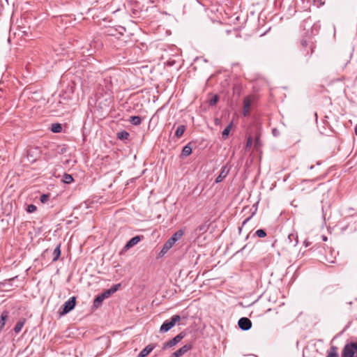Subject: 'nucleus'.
Listing matches in <instances>:
<instances>
[{
	"instance_id": "1a4fd4ad",
	"label": "nucleus",
	"mask_w": 357,
	"mask_h": 357,
	"mask_svg": "<svg viewBox=\"0 0 357 357\" xmlns=\"http://www.w3.org/2000/svg\"><path fill=\"white\" fill-rule=\"evenodd\" d=\"M142 238V236H136L132 238L127 242V243L126 244V245L124 247V249L129 250L134 245H137L139 242H140Z\"/></svg>"
},
{
	"instance_id": "f257e3e1",
	"label": "nucleus",
	"mask_w": 357,
	"mask_h": 357,
	"mask_svg": "<svg viewBox=\"0 0 357 357\" xmlns=\"http://www.w3.org/2000/svg\"><path fill=\"white\" fill-rule=\"evenodd\" d=\"M183 234V232L182 230H178L175 232L164 244L160 250V255H164L166 254L172 248L175 243L182 237Z\"/></svg>"
},
{
	"instance_id": "ddd939ff",
	"label": "nucleus",
	"mask_w": 357,
	"mask_h": 357,
	"mask_svg": "<svg viewBox=\"0 0 357 357\" xmlns=\"http://www.w3.org/2000/svg\"><path fill=\"white\" fill-rule=\"evenodd\" d=\"M25 322H26V319L24 318H22L20 319L17 322V324H15V327H14V332L15 333H19L22 328H23V326H24L25 324Z\"/></svg>"
},
{
	"instance_id": "c9c22d12",
	"label": "nucleus",
	"mask_w": 357,
	"mask_h": 357,
	"mask_svg": "<svg viewBox=\"0 0 357 357\" xmlns=\"http://www.w3.org/2000/svg\"><path fill=\"white\" fill-rule=\"evenodd\" d=\"M355 133L357 135V126L355 128Z\"/></svg>"
},
{
	"instance_id": "39448f33",
	"label": "nucleus",
	"mask_w": 357,
	"mask_h": 357,
	"mask_svg": "<svg viewBox=\"0 0 357 357\" xmlns=\"http://www.w3.org/2000/svg\"><path fill=\"white\" fill-rule=\"evenodd\" d=\"M185 337V334L183 333H180L177 335H176L174 337L169 340L168 342H166L163 344L162 349L165 350L169 348H172L174 346H176L178 342L181 341V340Z\"/></svg>"
},
{
	"instance_id": "6ab92c4d",
	"label": "nucleus",
	"mask_w": 357,
	"mask_h": 357,
	"mask_svg": "<svg viewBox=\"0 0 357 357\" xmlns=\"http://www.w3.org/2000/svg\"><path fill=\"white\" fill-rule=\"evenodd\" d=\"M192 149L190 144H188L183 148L181 155L183 157H187L192 153Z\"/></svg>"
},
{
	"instance_id": "f704fd0d",
	"label": "nucleus",
	"mask_w": 357,
	"mask_h": 357,
	"mask_svg": "<svg viewBox=\"0 0 357 357\" xmlns=\"http://www.w3.org/2000/svg\"><path fill=\"white\" fill-rule=\"evenodd\" d=\"M273 133L274 134V135H275V133H276V129H273Z\"/></svg>"
},
{
	"instance_id": "c85d7f7f",
	"label": "nucleus",
	"mask_w": 357,
	"mask_h": 357,
	"mask_svg": "<svg viewBox=\"0 0 357 357\" xmlns=\"http://www.w3.org/2000/svg\"><path fill=\"white\" fill-rule=\"evenodd\" d=\"M218 96H214L210 100V105H214L215 104H216V102H218Z\"/></svg>"
},
{
	"instance_id": "412c9836",
	"label": "nucleus",
	"mask_w": 357,
	"mask_h": 357,
	"mask_svg": "<svg viewBox=\"0 0 357 357\" xmlns=\"http://www.w3.org/2000/svg\"><path fill=\"white\" fill-rule=\"evenodd\" d=\"M185 130V126L184 125L178 126L176 130L175 136L177 138H180L183 135Z\"/></svg>"
},
{
	"instance_id": "c756f323",
	"label": "nucleus",
	"mask_w": 357,
	"mask_h": 357,
	"mask_svg": "<svg viewBox=\"0 0 357 357\" xmlns=\"http://www.w3.org/2000/svg\"><path fill=\"white\" fill-rule=\"evenodd\" d=\"M252 137H250L247 139L246 146L250 147L252 146Z\"/></svg>"
},
{
	"instance_id": "4c0bfd02",
	"label": "nucleus",
	"mask_w": 357,
	"mask_h": 357,
	"mask_svg": "<svg viewBox=\"0 0 357 357\" xmlns=\"http://www.w3.org/2000/svg\"><path fill=\"white\" fill-rule=\"evenodd\" d=\"M311 48V54H312L313 52V48L312 47H310Z\"/></svg>"
},
{
	"instance_id": "a211bd4d",
	"label": "nucleus",
	"mask_w": 357,
	"mask_h": 357,
	"mask_svg": "<svg viewBox=\"0 0 357 357\" xmlns=\"http://www.w3.org/2000/svg\"><path fill=\"white\" fill-rule=\"evenodd\" d=\"M129 122L134 126H139L142 123V118L139 116H132L130 117Z\"/></svg>"
},
{
	"instance_id": "cd10ccee",
	"label": "nucleus",
	"mask_w": 357,
	"mask_h": 357,
	"mask_svg": "<svg viewBox=\"0 0 357 357\" xmlns=\"http://www.w3.org/2000/svg\"><path fill=\"white\" fill-rule=\"evenodd\" d=\"M49 195L43 194L40 196V200L42 203H45L49 199Z\"/></svg>"
},
{
	"instance_id": "7ed1b4c3",
	"label": "nucleus",
	"mask_w": 357,
	"mask_h": 357,
	"mask_svg": "<svg viewBox=\"0 0 357 357\" xmlns=\"http://www.w3.org/2000/svg\"><path fill=\"white\" fill-rule=\"evenodd\" d=\"M181 320V317L178 314L172 316L170 320H166L160 326V332L166 333L172 328L177 322Z\"/></svg>"
},
{
	"instance_id": "6e6552de",
	"label": "nucleus",
	"mask_w": 357,
	"mask_h": 357,
	"mask_svg": "<svg viewBox=\"0 0 357 357\" xmlns=\"http://www.w3.org/2000/svg\"><path fill=\"white\" fill-rule=\"evenodd\" d=\"M121 284H116L113 285L110 289L105 290L101 294L105 299L110 297L113 294H114L118 289L120 288Z\"/></svg>"
},
{
	"instance_id": "f3484780",
	"label": "nucleus",
	"mask_w": 357,
	"mask_h": 357,
	"mask_svg": "<svg viewBox=\"0 0 357 357\" xmlns=\"http://www.w3.org/2000/svg\"><path fill=\"white\" fill-rule=\"evenodd\" d=\"M326 357H339L337 347L331 346L328 351Z\"/></svg>"
},
{
	"instance_id": "aec40b11",
	"label": "nucleus",
	"mask_w": 357,
	"mask_h": 357,
	"mask_svg": "<svg viewBox=\"0 0 357 357\" xmlns=\"http://www.w3.org/2000/svg\"><path fill=\"white\" fill-rule=\"evenodd\" d=\"M104 300L105 298L102 297V295L101 294H99L93 301V307L96 308L99 307Z\"/></svg>"
},
{
	"instance_id": "20e7f679",
	"label": "nucleus",
	"mask_w": 357,
	"mask_h": 357,
	"mask_svg": "<svg viewBox=\"0 0 357 357\" xmlns=\"http://www.w3.org/2000/svg\"><path fill=\"white\" fill-rule=\"evenodd\" d=\"M76 305V298L75 296L70 297L67 301L64 303L62 307V310L60 312L61 315H64L71 310H73Z\"/></svg>"
},
{
	"instance_id": "f8f14e48",
	"label": "nucleus",
	"mask_w": 357,
	"mask_h": 357,
	"mask_svg": "<svg viewBox=\"0 0 357 357\" xmlns=\"http://www.w3.org/2000/svg\"><path fill=\"white\" fill-rule=\"evenodd\" d=\"M8 314H9V313L6 310L3 311L1 313V318H0V333L1 332V331L3 330V328L5 326L6 321H7V319L8 318Z\"/></svg>"
},
{
	"instance_id": "5701e85b",
	"label": "nucleus",
	"mask_w": 357,
	"mask_h": 357,
	"mask_svg": "<svg viewBox=\"0 0 357 357\" xmlns=\"http://www.w3.org/2000/svg\"><path fill=\"white\" fill-rule=\"evenodd\" d=\"M129 136L130 134L126 130H122L117 133V138L121 140L128 139Z\"/></svg>"
},
{
	"instance_id": "2f4dec72",
	"label": "nucleus",
	"mask_w": 357,
	"mask_h": 357,
	"mask_svg": "<svg viewBox=\"0 0 357 357\" xmlns=\"http://www.w3.org/2000/svg\"><path fill=\"white\" fill-rule=\"evenodd\" d=\"M251 218V216L246 218L243 222V224H242V226H244Z\"/></svg>"
},
{
	"instance_id": "2eb2a0df",
	"label": "nucleus",
	"mask_w": 357,
	"mask_h": 357,
	"mask_svg": "<svg viewBox=\"0 0 357 357\" xmlns=\"http://www.w3.org/2000/svg\"><path fill=\"white\" fill-rule=\"evenodd\" d=\"M52 261L54 262L56 261L59 259L61 256V244H58L56 247L54 248L52 253Z\"/></svg>"
},
{
	"instance_id": "b1692460",
	"label": "nucleus",
	"mask_w": 357,
	"mask_h": 357,
	"mask_svg": "<svg viewBox=\"0 0 357 357\" xmlns=\"http://www.w3.org/2000/svg\"><path fill=\"white\" fill-rule=\"evenodd\" d=\"M51 130L54 133L61 132L62 130V126L60 123H53L52 124Z\"/></svg>"
},
{
	"instance_id": "4468645a",
	"label": "nucleus",
	"mask_w": 357,
	"mask_h": 357,
	"mask_svg": "<svg viewBox=\"0 0 357 357\" xmlns=\"http://www.w3.org/2000/svg\"><path fill=\"white\" fill-rule=\"evenodd\" d=\"M287 240L293 247H296L298 243V236L296 234H290L288 235Z\"/></svg>"
},
{
	"instance_id": "dca6fc26",
	"label": "nucleus",
	"mask_w": 357,
	"mask_h": 357,
	"mask_svg": "<svg viewBox=\"0 0 357 357\" xmlns=\"http://www.w3.org/2000/svg\"><path fill=\"white\" fill-rule=\"evenodd\" d=\"M243 105H243V114H244V116H246L249 113L250 105H251V102H250L249 98H245Z\"/></svg>"
},
{
	"instance_id": "393cba45",
	"label": "nucleus",
	"mask_w": 357,
	"mask_h": 357,
	"mask_svg": "<svg viewBox=\"0 0 357 357\" xmlns=\"http://www.w3.org/2000/svg\"><path fill=\"white\" fill-rule=\"evenodd\" d=\"M62 181L64 183L69 184L73 181V178L70 174H64V175L63 176Z\"/></svg>"
},
{
	"instance_id": "a878e982",
	"label": "nucleus",
	"mask_w": 357,
	"mask_h": 357,
	"mask_svg": "<svg viewBox=\"0 0 357 357\" xmlns=\"http://www.w3.org/2000/svg\"><path fill=\"white\" fill-rule=\"evenodd\" d=\"M255 234L259 238H264L266 236V231L261 229L257 230Z\"/></svg>"
},
{
	"instance_id": "7c9ffc66",
	"label": "nucleus",
	"mask_w": 357,
	"mask_h": 357,
	"mask_svg": "<svg viewBox=\"0 0 357 357\" xmlns=\"http://www.w3.org/2000/svg\"><path fill=\"white\" fill-rule=\"evenodd\" d=\"M301 45H302V47H307V41H306V40H302L301 41Z\"/></svg>"
},
{
	"instance_id": "e433bc0d",
	"label": "nucleus",
	"mask_w": 357,
	"mask_h": 357,
	"mask_svg": "<svg viewBox=\"0 0 357 357\" xmlns=\"http://www.w3.org/2000/svg\"><path fill=\"white\" fill-rule=\"evenodd\" d=\"M326 239H327V238H326V236H324V237H323V240H324V241H326Z\"/></svg>"
},
{
	"instance_id": "4be33fe9",
	"label": "nucleus",
	"mask_w": 357,
	"mask_h": 357,
	"mask_svg": "<svg viewBox=\"0 0 357 357\" xmlns=\"http://www.w3.org/2000/svg\"><path fill=\"white\" fill-rule=\"evenodd\" d=\"M232 122H231L222 131V137L225 139L228 137L229 132L232 127Z\"/></svg>"
},
{
	"instance_id": "f03ea898",
	"label": "nucleus",
	"mask_w": 357,
	"mask_h": 357,
	"mask_svg": "<svg viewBox=\"0 0 357 357\" xmlns=\"http://www.w3.org/2000/svg\"><path fill=\"white\" fill-rule=\"evenodd\" d=\"M342 357H357V342L345 344L342 351Z\"/></svg>"
},
{
	"instance_id": "423d86ee",
	"label": "nucleus",
	"mask_w": 357,
	"mask_h": 357,
	"mask_svg": "<svg viewBox=\"0 0 357 357\" xmlns=\"http://www.w3.org/2000/svg\"><path fill=\"white\" fill-rule=\"evenodd\" d=\"M192 344H186L183 345L182 347L172 353V357H181L185 354H186L188 351L192 349Z\"/></svg>"
},
{
	"instance_id": "0eeeda50",
	"label": "nucleus",
	"mask_w": 357,
	"mask_h": 357,
	"mask_svg": "<svg viewBox=\"0 0 357 357\" xmlns=\"http://www.w3.org/2000/svg\"><path fill=\"white\" fill-rule=\"evenodd\" d=\"M238 327L243 331H248L252 327L251 321L247 317H242L238 321Z\"/></svg>"
},
{
	"instance_id": "473e14b6",
	"label": "nucleus",
	"mask_w": 357,
	"mask_h": 357,
	"mask_svg": "<svg viewBox=\"0 0 357 357\" xmlns=\"http://www.w3.org/2000/svg\"><path fill=\"white\" fill-rule=\"evenodd\" d=\"M304 243H305V247H307L310 245V243L307 242V241H305Z\"/></svg>"
},
{
	"instance_id": "9b49d317",
	"label": "nucleus",
	"mask_w": 357,
	"mask_h": 357,
	"mask_svg": "<svg viewBox=\"0 0 357 357\" xmlns=\"http://www.w3.org/2000/svg\"><path fill=\"white\" fill-rule=\"evenodd\" d=\"M155 347L154 344H149L144 349H142L138 354L137 357L147 356Z\"/></svg>"
},
{
	"instance_id": "72a5a7b5",
	"label": "nucleus",
	"mask_w": 357,
	"mask_h": 357,
	"mask_svg": "<svg viewBox=\"0 0 357 357\" xmlns=\"http://www.w3.org/2000/svg\"><path fill=\"white\" fill-rule=\"evenodd\" d=\"M31 151H32L31 150L28 151V152H27L28 156L31 154Z\"/></svg>"
},
{
	"instance_id": "9d476101",
	"label": "nucleus",
	"mask_w": 357,
	"mask_h": 357,
	"mask_svg": "<svg viewBox=\"0 0 357 357\" xmlns=\"http://www.w3.org/2000/svg\"><path fill=\"white\" fill-rule=\"evenodd\" d=\"M229 172V168L227 165L223 166L221 169L220 174L215 178V183H220L227 176Z\"/></svg>"
},
{
	"instance_id": "bb28decb",
	"label": "nucleus",
	"mask_w": 357,
	"mask_h": 357,
	"mask_svg": "<svg viewBox=\"0 0 357 357\" xmlns=\"http://www.w3.org/2000/svg\"><path fill=\"white\" fill-rule=\"evenodd\" d=\"M37 208L33 204H29L27 206L26 211L29 213H33L36 211Z\"/></svg>"
}]
</instances>
